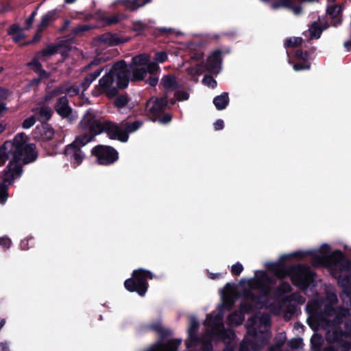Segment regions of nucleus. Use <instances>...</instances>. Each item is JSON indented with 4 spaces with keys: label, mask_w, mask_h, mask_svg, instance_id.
Returning <instances> with one entry per match:
<instances>
[{
    "label": "nucleus",
    "mask_w": 351,
    "mask_h": 351,
    "mask_svg": "<svg viewBox=\"0 0 351 351\" xmlns=\"http://www.w3.org/2000/svg\"><path fill=\"white\" fill-rule=\"evenodd\" d=\"M290 258L294 257L291 254L282 255L278 261L268 263L267 269L280 280L289 276L293 285L301 290H306L314 282L315 273L304 264L287 267L285 262Z\"/></svg>",
    "instance_id": "f257e3e1"
},
{
    "label": "nucleus",
    "mask_w": 351,
    "mask_h": 351,
    "mask_svg": "<svg viewBox=\"0 0 351 351\" xmlns=\"http://www.w3.org/2000/svg\"><path fill=\"white\" fill-rule=\"evenodd\" d=\"M330 250L329 245L323 244L319 250L322 255L319 254L317 251H297L291 253V255L298 259H302L307 255H311L313 265L330 267L333 274L335 271L339 273L343 271H350L351 261L346 257L345 254L339 250H335L330 254Z\"/></svg>",
    "instance_id": "f03ea898"
},
{
    "label": "nucleus",
    "mask_w": 351,
    "mask_h": 351,
    "mask_svg": "<svg viewBox=\"0 0 351 351\" xmlns=\"http://www.w3.org/2000/svg\"><path fill=\"white\" fill-rule=\"evenodd\" d=\"M127 63L121 60L112 66L110 71L99 80V88L97 95L105 94L109 98L118 95V89H124L128 86L130 71L127 69Z\"/></svg>",
    "instance_id": "7ed1b4c3"
},
{
    "label": "nucleus",
    "mask_w": 351,
    "mask_h": 351,
    "mask_svg": "<svg viewBox=\"0 0 351 351\" xmlns=\"http://www.w3.org/2000/svg\"><path fill=\"white\" fill-rule=\"evenodd\" d=\"M327 303L325 304L323 310L317 312L316 318L320 322L326 321L327 318L333 317L332 323L339 324L342 318H346L350 316L349 308L344 306H335L338 302V298L336 294L328 293L326 295Z\"/></svg>",
    "instance_id": "20e7f679"
},
{
    "label": "nucleus",
    "mask_w": 351,
    "mask_h": 351,
    "mask_svg": "<svg viewBox=\"0 0 351 351\" xmlns=\"http://www.w3.org/2000/svg\"><path fill=\"white\" fill-rule=\"evenodd\" d=\"M247 335L251 339L245 338L240 344L239 351H260L271 337L270 330L267 328H249Z\"/></svg>",
    "instance_id": "39448f33"
},
{
    "label": "nucleus",
    "mask_w": 351,
    "mask_h": 351,
    "mask_svg": "<svg viewBox=\"0 0 351 351\" xmlns=\"http://www.w3.org/2000/svg\"><path fill=\"white\" fill-rule=\"evenodd\" d=\"M154 277L149 270L139 268L133 271L132 277L124 282L125 288L130 292H136L140 296H144L147 291V280Z\"/></svg>",
    "instance_id": "423d86ee"
},
{
    "label": "nucleus",
    "mask_w": 351,
    "mask_h": 351,
    "mask_svg": "<svg viewBox=\"0 0 351 351\" xmlns=\"http://www.w3.org/2000/svg\"><path fill=\"white\" fill-rule=\"evenodd\" d=\"M104 120L97 114L95 110L92 108L88 109L82 116L78 123L79 128L95 136L101 134V130Z\"/></svg>",
    "instance_id": "0eeeda50"
},
{
    "label": "nucleus",
    "mask_w": 351,
    "mask_h": 351,
    "mask_svg": "<svg viewBox=\"0 0 351 351\" xmlns=\"http://www.w3.org/2000/svg\"><path fill=\"white\" fill-rule=\"evenodd\" d=\"M35 138L40 143L41 145L47 149V144L49 143L50 147L49 150L56 152L62 141L61 140H53L54 130L47 123L43 124L40 126H36L34 131Z\"/></svg>",
    "instance_id": "6e6552de"
},
{
    "label": "nucleus",
    "mask_w": 351,
    "mask_h": 351,
    "mask_svg": "<svg viewBox=\"0 0 351 351\" xmlns=\"http://www.w3.org/2000/svg\"><path fill=\"white\" fill-rule=\"evenodd\" d=\"M91 154L97 158L99 165L108 166L119 160V152L112 146L97 145L91 150Z\"/></svg>",
    "instance_id": "1a4fd4ad"
},
{
    "label": "nucleus",
    "mask_w": 351,
    "mask_h": 351,
    "mask_svg": "<svg viewBox=\"0 0 351 351\" xmlns=\"http://www.w3.org/2000/svg\"><path fill=\"white\" fill-rule=\"evenodd\" d=\"M230 52V49L228 48L224 50L217 49L213 51L206 62L203 63L205 70L211 74L217 75L221 69L223 56Z\"/></svg>",
    "instance_id": "9d476101"
},
{
    "label": "nucleus",
    "mask_w": 351,
    "mask_h": 351,
    "mask_svg": "<svg viewBox=\"0 0 351 351\" xmlns=\"http://www.w3.org/2000/svg\"><path fill=\"white\" fill-rule=\"evenodd\" d=\"M100 131L101 134L106 133L111 140L125 143L129 138V136L123 132V128L121 125L110 120H104Z\"/></svg>",
    "instance_id": "9b49d317"
},
{
    "label": "nucleus",
    "mask_w": 351,
    "mask_h": 351,
    "mask_svg": "<svg viewBox=\"0 0 351 351\" xmlns=\"http://www.w3.org/2000/svg\"><path fill=\"white\" fill-rule=\"evenodd\" d=\"M268 283L273 284V279L271 280H263V283L259 289L261 293L256 294L251 290L244 289L242 291V296L254 303L256 306H261L263 303V298L267 297L271 293V289Z\"/></svg>",
    "instance_id": "f8f14e48"
},
{
    "label": "nucleus",
    "mask_w": 351,
    "mask_h": 351,
    "mask_svg": "<svg viewBox=\"0 0 351 351\" xmlns=\"http://www.w3.org/2000/svg\"><path fill=\"white\" fill-rule=\"evenodd\" d=\"M5 178L4 182L12 184L14 180L21 176L23 167L20 163V156H13L8 165L3 171Z\"/></svg>",
    "instance_id": "ddd939ff"
},
{
    "label": "nucleus",
    "mask_w": 351,
    "mask_h": 351,
    "mask_svg": "<svg viewBox=\"0 0 351 351\" xmlns=\"http://www.w3.org/2000/svg\"><path fill=\"white\" fill-rule=\"evenodd\" d=\"M63 154L74 167L79 166L85 158L82 149L72 143L65 147Z\"/></svg>",
    "instance_id": "4468645a"
},
{
    "label": "nucleus",
    "mask_w": 351,
    "mask_h": 351,
    "mask_svg": "<svg viewBox=\"0 0 351 351\" xmlns=\"http://www.w3.org/2000/svg\"><path fill=\"white\" fill-rule=\"evenodd\" d=\"M295 62L293 63V68L295 71L308 70L311 68L310 54L307 51L298 49L295 51Z\"/></svg>",
    "instance_id": "2eb2a0df"
},
{
    "label": "nucleus",
    "mask_w": 351,
    "mask_h": 351,
    "mask_svg": "<svg viewBox=\"0 0 351 351\" xmlns=\"http://www.w3.org/2000/svg\"><path fill=\"white\" fill-rule=\"evenodd\" d=\"M27 136L25 133L21 132L17 134L12 141H6L5 143H10V145L8 146V148L10 151L12 152L13 156H21V154L19 152L21 151V149L23 148L27 143Z\"/></svg>",
    "instance_id": "dca6fc26"
},
{
    "label": "nucleus",
    "mask_w": 351,
    "mask_h": 351,
    "mask_svg": "<svg viewBox=\"0 0 351 351\" xmlns=\"http://www.w3.org/2000/svg\"><path fill=\"white\" fill-rule=\"evenodd\" d=\"M199 327V323L194 316L190 318V325L188 328V341L186 342V347L190 348L195 347L198 344L199 338L197 332Z\"/></svg>",
    "instance_id": "f3484780"
},
{
    "label": "nucleus",
    "mask_w": 351,
    "mask_h": 351,
    "mask_svg": "<svg viewBox=\"0 0 351 351\" xmlns=\"http://www.w3.org/2000/svg\"><path fill=\"white\" fill-rule=\"evenodd\" d=\"M167 105L168 98L166 95L160 98H156L153 102L149 101L147 103V108H149L148 111L152 116L156 117L166 110Z\"/></svg>",
    "instance_id": "a211bd4d"
},
{
    "label": "nucleus",
    "mask_w": 351,
    "mask_h": 351,
    "mask_svg": "<svg viewBox=\"0 0 351 351\" xmlns=\"http://www.w3.org/2000/svg\"><path fill=\"white\" fill-rule=\"evenodd\" d=\"M36 145L28 143L19 152L21 154L20 161L22 160L23 165H27L34 162L38 158V152L36 150Z\"/></svg>",
    "instance_id": "6ab92c4d"
},
{
    "label": "nucleus",
    "mask_w": 351,
    "mask_h": 351,
    "mask_svg": "<svg viewBox=\"0 0 351 351\" xmlns=\"http://www.w3.org/2000/svg\"><path fill=\"white\" fill-rule=\"evenodd\" d=\"M217 339L221 340L226 344H230L235 337V333L232 330L226 329L223 323H219L215 328L213 333Z\"/></svg>",
    "instance_id": "aec40b11"
},
{
    "label": "nucleus",
    "mask_w": 351,
    "mask_h": 351,
    "mask_svg": "<svg viewBox=\"0 0 351 351\" xmlns=\"http://www.w3.org/2000/svg\"><path fill=\"white\" fill-rule=\"evenodd\" d=\"M54 110L62 118H67L72 113V108L69 106L66 96L60 97L54 106Z\"/></svg>",
    "instance_id": "412c9836"
},
{
    "label": "nucleus",
    "mask_w": 351,
    "mask_h": 351,
    "mask_svg": "<svg viewBox=\"0 0 351 351\" xmlns=\"http://www.w3.org/2000/svg\"><path fill=\"white\" fill-rule=\"evenodd\" d=\"M343 319H341V322L339 324L332 323V319H327L325 321L327 323L328 327L331 328L332 330V340L334 342L339 343L344 338H348L347 335L345 333V330H343L342 324L343 322Z\"/></svg>",
    "instance_id": "4be33fe9"
},
{
    "label": "nucleus",
    "mask_w": 351,
    "mask_h": 351,
    "mask_svg": "<svg viewBox=\"0 0 351 351\" xmlns=\"http://www.w3.org/2000/svg\"><path fill=\"white\" fill-rule=\"evenodd\" d=\"M59 12L58 10H52L48 11L43 15L38 27V32H43V31L53 23L58 18Z\"/></svg>",
    "instance_id": "5701e85b"
},
{
    "label": "nucleus",
    "mask_w": 351,
    "mask_h": 351,
    "mask_svg": "<svg viewBox=\"0 0 351 351\" xmlns=\"http://www.w3.org/2000/svg\"><path fill=\"white\" fill-rule=\"evenodd\" d=\"M97 40L103 44L110 46H118L125 41L117 36L116 34L110 32L104 33L98 36Z\"/></svg>",
    "instance_id": "b1692460"
},
{
    "label": "nucleus",
    "mask_w": 351,
    "mask_h": 351,
    "mask_svg": "<svg viewBox=\"0 0 351 351\" xmlns=\"http://www.w3.org/2000/svg\"><path fill=\"white\" fill-rule=\"evenodd\" d=\"M127 69L130 71V80L132 82L143 81L147 75L146 71L144 67H130L127 64Z\"/></svg>",
    "instance_id": "393cba45"
},
{
    "label": "nucleus",
    "mask_w": 351,
    "mask_h": 351,
    "mask_svg": "<svg viewBox=\"0 0 351 351\" xmlns=\"http://www.w3.org/2000/svg\"><path fill=\"white\" fill-rule=\"evenodd\" d=\"M260 273L261 276L256 278H252L248 281L249 290L252 291L253 290H259L263 283V280H271V278L269 277L265 271H256V274Z\"/></svg>",
    "instance_id": "a878e982"
},
{
    "label": "nucleus",
    "mask_w": 351,
    "mask_h": 351,
    "mask_svg": "<svg viewBox=\"0 0 351 351\" xmlns=\"http://www.w3.org/2000/svg\"><path fill=\"white\" fill-rule=\"evenodd\" d=\"M343 8L339 4H333L328 5L326 9V13L333 20H337L335 22V26H337L341 23V16L342 14Z\"/></svg>",
    "instance_id": "bb28decb"
},
{
    "label": "nucleus",
    "mask_w": 351,
    "mask_h": 351,
    "mask_svg": "<svg viewBox=\"0 0 351 351\" xmlns=\"http://www.w3.org/2000/svg\"><path fill=\"white\" fill-rule=\"evenodd\" d=\"M32 111L38 115L40 121L42 123H47L51 119L53 114L51 108L47 106H43L40 108H34Z\"/></svg>",
    "instance_id": "cd10ccee"
},
{
    "label": "nucleus",
    "mask_w": 351,
    "mask_h": 351,
    "mask_svg": "<svg viewBox=\"0 0 351 351\" xmlns=\"http://www.w3.org/2000/svg\"><path fill=\"white\" fill-rule=\"evenodd\" d=\"M97 15L99 19L104 22L106 25H111L114 24H117L121 21V18L117 15L114 14L111 16H108L107 14L103 11H98Z\"/></svg>",
    "instance_id": "c85d7f7f"
},
{
    "label": "nucleus",
    "mask_w": 351,
    "mask_h": 351,
    "mask_svg": "<svg viewBox=\"0 0 351 351\" xmlns=\"http://www.w3.org/2000/svg\"><path fill=\"white\" fill-rule=\"evenodd\" d=\"M62 46V43L48 45L45 48L38 51L36 53V55L38 56L40 58L50 57L51 56L56 54L58 51V49L61 48Z\"/></svg>",
    "instance_id": "c756f323"
},
{
    "label": "nucleus",
    "mask_w": 351,
    "mask_h": 351,
    "mask_svg": "<svg viewBox=\"0 0 351 351\" xmlns=\"http://www.w3.org/2000/svg\"><path fill=\"white\" fill-rule=\"evenodd\" d=\"M95 136L87 132L77 135L75 140L71 143L80 149L85 146L86 144L92 141Z\"/></svg>",
    "instance_id": "7c9ffc66"
},
{
    "label": "nucleus",
    "mask_w": 351,
    "mask_h": 351,
    "mask_svg": "<svg viewBox=\"0 0 351 351\" xmlns=\"http://www.w3.org/2000/svg\"><path fill=\"white\" fill-rule=\"evenodd\" d=\"M230 101L228 93L226 92L216 96L213 99V104L218 110H224L228 105Z\"/></svg>",
    "instance_id": "2f4dec72"
},
{
    "label": "nucleus",
    "mask_w": 351,
    "mask_h": 351,
    "mask_svg": "<svg viewBox=\"0 0 351 351\" xmlns=\"http://www.w3.org/2000/svg\"><path fill=\"white\" fill-rule=\"evenodd\" d=\"M149 60V56L146 53H141L134 56L131 62L128 64L130 67H144L147 64Z\"/></svg>",
    "instance_id": "473e14b6"
},
{
    "label": "nucleus",
    "mask_w": 351,
    "mask_h": 351,
    "mask_svg": "<svg viewBox=\"0 0 351 351\" xmlns=\"http://www.w3.org/2000/svg\"><path fill=\"white\" fill-rule=\"evenodd\" d=\"M161 84L165 89L176 90L178 88L176 77L173 75H165L161 79Z\"/></svg>",
    "instance_id": "72a5a7b5"
},
{
    "label": "nucleus",
    "mask_w": 351,
    "mask_h": 351,
    "mask_svg": "<svg viewBox=\"0 0 351 351\" xmlns=\"http://www.w3.org/2000/svg\"><path fill=\"white\" fill-rule=\"evenodd\" d=\"M293 289L290 284L287 282H282L275 289L274 295L275 298L282 299L285 294L291 293Z\"/></svg>",
    "instance_id": "f704fd0d"
},
{
    "label": "nucleus",
    "mask_w": 351,
    "mask_h": 351,
    "mask_svg": "<svg viewBox=\"0 0 351 351\" xmlns=\"http://www.w3.org/2000/svg\"><path fill=\"white\" fill-rule=\"evenodd\" d=\"M102 69H98L93 73H88L80 84V87L83 91H85L91 84V83L96 80L101 74Z\"/></svg>",
    "instance_id": "c9c22d12"
},
{
    "label": "nucleus",
    "mask_w": 351,
    "mask_h": 351,
    "mask_svg": "<svg viewBox=\"0 0 351 351\" xmlns=\"http://www.w3.org/2000/svg\"><path fill=\"white\" fill-rule=\"evenodd\" d=\"M338 285L343 289L342 293L351 291V272L338 277Z\"/></svg>",
    "instance_id": "e433bc0d"
},
{
    "label": "nucleus",
    "mask_w": 351,
    "mask_h": 351,
    "mask_svg": "<svg viewBox=\"0 0 351 351\" xmlns=\"http://www.w3.org/2000/svg\"><path fill=\"white\" fill-rule=\"evenodd\" d=\"M244 320V315L240 311H234L228 316V324L231 326H238L241 325Z\"/></svg>",
    "instance_id": "4c0bfd02"
},
{
    "label": "nucleus",
    "mask_w": 351,
    "mask_h": 351,
    "mask_svg": "<svg viewBox=\"0 0 351 351\" xmlns=\"http://www.w3.org/2000/svg\"><path fill=\"white\" fill-rule=\"evenodd\" d=\"M222 319V315L221 314H217L213 315L212 314H208L205 320V325L212 328L213 333L215 332V328L217 325L221 323L220 321Z\"/></svg>",
    "instance_id": "58836bf2"
},
{
    "label": "nucleus",
    "mask_w": 351,
    "mask_h": 351,
    "mask_svg": "<svg viewBox=\"0 0 351 351\" xmlns=\"http://www.w3.org/2000/svg\"><path fill=\"white\" fill-rule=\"evenodd\" d=\"M149 2L151 0H125L124 5L130 10L134 11Z\"/></svg>",
    "instance_id": "ea45409f"
},
{
    "label": "nucleus",
    "mask_w": 351,
    "mask_h": 351,
    "mask_svg": "<svg viewBox=\"0 0 351 351\" xmlns=\"http://www.w3.org/2000/svg\"><path fill=\"white\" fill-rule=\"evenodd\" d=\"M142 125L143 122L138 120L134 122H126L122 127L123 132L129 136L130 133L136 132Z\"/></svg>",
    "instance_id": "a19ab883"
},
{
    "label": "nucleus",
    "mask_w": 351,
    "mask_h": 351,
    "mask_svg": "<svg viewBox=\"0 0 351 351\" xmlns=\"http://www.w3.org/2000/svg\"><path fill=\"white\" fill-rule=\"evenodd\" d=\"M10 145L8 143H3L0 146V167L3 166L8 159V154H12V151H10L8 146Z\"/></svg>",
    "instance_id": "79ce46f5"
},
{
    "label": "nucleus",
    "mask_w": 351,
    "mask_h": 351,
    "mask_svg": "<svg viewBox=\"0 0 351 351\" xmlns=\"http://www.w3.org/2000/svg\"><path fill=\"white\" fill-rule=\"evenodd\" d=\"M324 28L318 24L317 22H313L309 27V32L311 38L318 39L320 38Z\"/></svg>",
    "instance_id": "37998d69"
},
{
    "label": "nucleus",
    "mask_w": 351,
    "mask_h": 351,
    "mask_svg": "<svg viewBox=\"0 0 351 351\" xmlns=\"http://www.w3.org/2000/svg\"><path fill=\"white\" fill-rule=\"evenodd\" d=\"M130 101V98L127 95H119L116 97L114 101V106L118 108L125 107Z\"/></svg>",
    "instance_id": "c03bdc74"
},
{
    "label": "nucleus",
    "mask_w": 351,
    "mask_h": 351,
    "mask_svg": "<svg viewBox=\"0 0 351 351\" xmlns=\"http://www.w3.org/2000/svg\"><path fill=\"white\" fill-rule=\"evenodd\" d=\"M303 39L301 37H293L287 38L285 42V48H293L299 47L302 44Z\"/></svg>",
    "instance_id": "a18cd8bd"
},
{
    "label": "nucleus",
    "mask_w": 351,
    "mask_h": 351,
    "mask_svg": "<svg viewBox=\"0 0 351 351\" xmlns=\"http://www.w3.org/2000/svg\"><path fill=\"white\" fill-rule=\"evenodd\" d=\"M40 58L36 54L32 60L27 64V66L36 73L43 69V66L39 62Z\"/></svg>",
    "instance_id": "49530a36"
},
{
    "label": "nucleus",
    "mask_w": 351,
    "mask_h": 351,
    "mask_svg": "<svg viewBox=\"0 0 351 351\" xmlns=\"http://www.w3.org/2000/svg\"><path fill=\"white\" fill-rule=\"evenodd\" d=\"M69 85V82H64L51 90L49 95L51 96H58L62 94H66Z\"/></svg>",
    "instance_id": "de8ad7c7"
},
{
    "label": "nucleus",
    "mask_w": 351,
    "mask_h": 351,
    "mask_svg": "<svg viewBox=\"0 0 351 351\" xmlns=\"http://www.w3.org/2000/svg\"><path fill=\"white\" fill-rule=\"evenodd\" d=\"M293 0H276L272 2L271 7L274 10L280 8H285L289 9L292 5Z\"/></svg>",
    "instance_id": "09e8293b"
},
{
    "label": "nucleus",
    "mask_w": 351,
    "mask_h": 351,
    "mask_svg": "<svg viewBox=\"0 0 351 351\" xmlns=\"http://www.w3.org/2000/svg\"><path fill=\"white\" fill-rule=\"evenodd\" d=\"M4 181L0 183V203L4 204L8 197V187Z\"/></svg>",
    "instance_id": "8fccbe9b"
},
{
    "label": "nucleus",
    "mask_w": 351,
    "mask_h": 351,
    "mask_svg": "<svg viewBox=\"0 0 351 351\" xmlns=\"http://www.w3.org/2000/svg\"><path fill=\"white\" fill-rule=\"evenodd\" d=\"M145 69L147 74L149 73L152 75H156L160 70V67L158 63L155 62H150V60L147 62V64H146L145 66Z\"/></svg>",
    "instance_id": "3c124183"
},
{
    "label": "nucleus",
    "mask_w": 351,
    "mask_h": 351,
    "mask_svg": "<svg viewBox=\"0 0 351 351\" xmlns=\"http://www.w3.org/2000/svg\"><path fill=\"white\" fill-rule=\"evenodd\" d=\"M91 29L88 25L82 24L72 29V34L73 36H77L83 34L84 32H88Z\"/></svg>",
    "instance_id": "603ef678"
},
{
    "label": "nucleus",
    "mask_w": 351,
    "mask_h": 351,
    "mask_svg": "<svg viewBox=\"0 0 351 351\" xmlns=\"http://www.w3.org/2000/svg\"><path fill=\"white\" fill-rule=\"evenodd\" d=\"M259 325L258 328H261V327H264L263 329H268L269 330V328L271 326V319L269 315H263L261 317L258 319Z\"/></svg>",
    "instance_id": "864d4df0"
},
{
    "label": "nucleus",
    "mask_w": 351,
    "mask_h": 351,
    "mask_svg": "<svg viewBox=\"0 0 351 351\" xmlns=\"http://www.w3.org/2000/svg\"><path fill=\"white\" fill-rule=\"evenodd\" d=\"M311 343L314 350L320 349L322 344V338L317 335H313L311 339Z\"/></svg>",
    "instance_id": "5fc2aeb1"
},
{
    "label": "nucleus",
    "mask_w": 351,
    "mask_h": 351,
    "mask_svg": "<svg viewBox=\"0 0 351 351\" xmlns=\"http://www.w3.org/2000/svg\"><path fill=\"white\" fill-rule=\"evenodd\" d=\"M254 303H252L251 302V303L250 302H244V303H241L240 304V307H239V309H240V312L243 314L244 313H251L254 311Z\"/></svg>",
    "instance_id": "6e6d98bb"
},
{
    "label": "nucleus",
    "mask_w": 351,
    "mask_h": 351,
    "mask_svg": "<svg viewBox=\"0 0 351 351\" xmlns=\"http://www.w3.org/2000/svg\"><path fill=\"white\" fill-rule=\"evenodd\" d=\"M147 27V24L144 23L143 22L141 21H134L132 23V29L135 32H138V34L145 30Z\"/></svg>",
    "instance_id": "4d7b16f0"
},
{
    "label": "nucleus",
    "mask_w": 351,
    "mask_h": 351,
    "mask_svg": "<svg viewBox=\"0 0 351 351\" xmlns=\"http://www.w3.org/2000/svg\"><path fill=\"white\" fill-rule=\"evenodd\" d=\"M202 83L208 86L214 88L217 86V81L213 78V76L209 75H205L202 79Z\"/></svg>",
    "instance_id": "13d9d810"
},
{
    "label": "nucleus",
    "mask_w": 351,
    "mask_h": 351,
    "mask_svg": "<svg viewBox=\"0 0 351 351\" xmlns=\"http://www.w3.org/2000/svg\"><path fill=\"white\" fill-rule=\"evenodd\" d=\"M303 345V341L301 338H293L288 342V346L293 350H297L301 348Z\"/></svg>",
    "instance_id": "bf43d9fd"
},
{
    "label": "nucleus",
    "mask_w": 351,
    "mask_h": 351,
    "mask_svg": "<svg viewBox=\"0 0 351 351\" xmlns=\"http://www.w3.org/2000/svg\"><path fill=\"white\" fill-rule=\"evenodd\" d=\"M243 271V267L239 262L234 264L231 267V273L233 276H238Z\"/></svg>",
    "instance_id": "052dcab7"
},
{
    "label": "nucleus",
    "mask_w": 351,
    "mask_h": 351,
    "mask_svg": "<svg viewBox=\"0 0 351 351\" xmlns=\"http://www.w3.org/2000/svg\"><path fill=\"white\" fill-rule=\"evenodd\" d=\"M36 118L34 115L26 118L22 123V128L24 129H29L32 127L36 123Z\"/></svg>",
    "instance_id": "680f3d73"
},
{
    "label": "nucleus",
    "mask_w": 351,
    "mask_h": 351,
    "mask_svg": "<svg viewBox=\"0 0 351 351\" xmlns=\"http://www.w3.org/2000/svg\"><path fill=\"white\" fill-rule=\"evenodd\" d=\"M168 56L165 51L156 52L154 55V60L156 62L163 63L167 60Z\"/></svg>",
    "instance_id": "e2e57ef3"
},
{
    "label": "nucleus",
    "mask_w": 351,
    "mask_h": 351,
    "mask_svg": "<svg viewBox=\"0 0 351 351\" xmlns=\"http://www.w3.org/2000/svg\"><path fill=\"white\" fill-rule=\"evenodd\" d=\"M349 317H347L346 319H343V322L342 324L343 325V330H345L346 335H347V337H351V320H348L347 319Z\"/></svg>",
    "instance_id": "0e129e2a"
},
{
    "label": "nucleus",
    "mask_w": 351,
    "mask_h": 351,
    "mask_svg": "<svg viewBox=\"0 0 351 351\" xmlns=\"http://www.w3.org/2000/svg\"><path fill=\"white\" fill-rule=\"evenodd\" d=\"M37 14V8L34 10L31 14L29 16V17L25 20V29H29L32 27L33 22L34 21L35 16Z\"/></svg>",
    "instance_id": "69168bd1"
},
{
    "label": "nucleus",
    "mask_w": 351,
    "mask_h": 351,
    "mask_svg": "<svg viewBox=\"0 0 351 351\" xmlns=\"http://www.w3.org/2000/svg\"><path fill=\"white\" fill-rule=\"evenodd\" d=\"M175 97L178 101H185L189 97V94L185 90H177L175 93Z\"/></svg>",
    "instance_id": "338daca9"
},
{
    "label": "nucleus",
    "mask_w": 351,
    "mask_h": 351,
    "mask_svg": "<svg viewBox=\"0 0 351 351\" xmlns=\"http://www.w3.org/2000/svg\"><path fill=\"white\" fill-rule=\"evenodd\" d=\"M223 304L228 309H231L234 304V300L232 296H226L223 298Z\"/></svg>",
    "instance_id": "774afa93"
}]
</instances>
